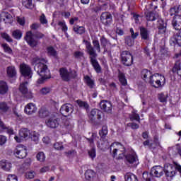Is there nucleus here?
Masks as SVG:
<instances>
[{"mask_svg": "<svg viewBox=\"0 0 181 181\" xmlns=\"http://www.w3.org/2000/svg\"><path fill=\"white\" fill-rule=\"evenodd\" d=\"M43 59L35 57L33 59L34 70L40 76V78L37 80L39 84H43L45 80H49L52 78L50 75V70L47 67V65L43 64Z\"/></svg>", "mask_w": 181, "mask_h": 181, "instance_id": "1", "label": "nucleus"}, {"mask_svg": "<svg viewBox=\"0 0 181 181\" xmlns=\"http://www.w3.org/2000/svg\"><path fill=\"white\" fill-rule=\"evenodd\" d=\"M83 42L86 45V52L90 56L89 57L90 59V64H92L95 71H96V73H101V66H100L98 61H97V59H95L97 57V52H95V50H94L91 42H90L87 40H83Z\"/></svg>", "mask_w": 181, "mask_h": 181, "instance_id": "2", "label": "nucleus"}, {"mask_svg": "<svg viewBox=\"0 0 181 181\" xmlns=\"http://www.w3.org/2000/svg\"><path fill=\"white\" fill-rule=\"evenodd\" d=\"M108 134V127L107 126H103L102 129L99 132V135L100 136V141L97 143V146L100 151H105L110 148V142L105 136Z\"/></svg>", "mask_w": 181, "mask_h": 181, "instance_id": "3", "label": "nucleus"}, {"mask_svg": "<svg viewBox=\"0 0 181 181\" xmlns=\"http://www.w3.org/2000/svg\"><path fill=\"white\" fill-rule=\"evenodd\" d=\"M34 37L36 39H43V37H45V34L40 32H36L35 33H32V31L27 32L24 39L30 47H36V46H37L38 42L35 40Z\"/></svg>", "mask_w": 181, "mask_h": 181, "instance_id": "4", "label": "nucleus"}, {"mask_svg": "<svg viewBox=\"0 0 181 181\" xmlns=\"http://www.w3.org/2000/svg\"><path fill=\"white\" fill-rule=\"evenodd\" d=\"M163 169L165 177H170V179H173L176 176V173H177V169L173 164L165 163Z\"/></svg>", "mask_w": 181, "mask_h": 181, "instance_id": "5", "label": "nucleus"}, {"mask_svg": "<svg viewBox=\"0 0 181 181\" xmlns=\"http://www.w3.org/2000/svg\"><path fill=\"white\" fill-rule=\"evenodd\" d=\"M121 60L122 64H124V66H127V67L132 66V63H134V57L129 51H123L121 53Z\"/></svg>", "mask_w": 181, "mask_h": 181, "instance_id": "6", "label": "nucleus"}, {"mask_svg": "<svg viewBox=\"0 0 181 181\" xmlns=\"http://www.w3.org/2000/svg\"><path fill=\"white\" fill-rule=\"evenodd\" d=\"M59 76L63 81L69 82L71 78H76L77 77V74L76 72L74 74L71 75V74L67 70V68L62 67L59 70Z\"/></svg>", "mask_w": 181, "mask_h": 181, "instance_id": "7", "label": "nucleus"}, {"mask_svg": "<svg viewBox=\"0 0 181 181\" xmlns=\"http://www.w3.org/2000/svg\"><path fill=\"white\" fill-rule=\"evenodd\" d=\"M161 80L165 81V76H162V75H160L159 74H156L151 76V78H150L148 81V84H151V86H153L155 88H159V87H162Z\"/></svg>", "mask_w": 181, "mask_h": 181, "instance_id": "8", "label": "nucleus"}, {"mask_svg": "<svg viewBox=\"0 0 181 181\" xmlns=\"http://www.w3.org/2000/svg\"><path fill=\"white\" fill-rule=\"evenodd\" d=\"M13 154L15 155V157L18 158V159H24L28 155V151L25 146L20 144L14 149Z\"/></svg>", "mask_w": 181, "mask_h": 181, "instance_id": "9", "label": "nucleus"}, {"mask_svg": "<svg viewBox=\"0 0 181 181\" xmlns=\"http://www.w3.org/2000/svg\"><path fill=\"white\" fill-rule=\"evenodd\" d=\"M20 71L25 78H32V76H33L32 68L26 64H21L20 65Z\"/></svg>", "mask_w": 181, "mask_h": 181, "instance_id": "10", "label": "nucleus"}, {"mask_svg": "<svg viewBox=\"0 0 181 181\" xmlns=\"http://www.w3.org/2000/svg\"><path fill=\"white\" fill-rule=\"evenodd\" d=\"M100 22L104 26H110L112 23V15L110 12H103L100 15Z\"/></svg>", "mask_w": 181, "mask_h": 181, "instance_id": "11", "label": "nucleus"}, {"mask_svg": "<svg viewBox=\"0 0 181 181\" xmlns=\"http://www.w3.org/2000/svg\"><path fill=\"white\" fill-rule=\"evenodd\" d=\"M103 112L98 109H93L88 114V119L91 124H95V119H101Z\"/></svg>", "mask_w": 181, "mask_h": 181, "instance_id": "12", "label": "nucleus"}, {"mask_svg": "<svg viewBox=\"0 0 181 181\" xmlns=\"http://www.w3.org/2000/svg\"><path fill=\"white\" fill-rule=\"evenodd\" d=\"M157 22H158L157 26L158 29V33L160 35H164V36L165 37L169 36V35L168 34L169 33V31L166 28V26H168V24H166V23H165V21L162 18H158V21H157Z\"/></svg>", "mask_w": 181, "mask_h": 181, "instance_id": "13", "label": "nucleus"}, {"mask_svg": "<svg viewBox=\"0 0 181 181\" xmlns=\"http://www.w3.org/2000/svg\"><path fill=\"white\" fill-rule=\"evenodd\" d=\"M46 124L49 128H57L60 125V118L56 115H52L47 119Z\"/></svg>", "mask_w": 181, "mask_h": 181, "instance_id": "14", "label": "nucleus"}, {"mask_svg": "<svg viewBox=\"0 0 181 181\" xmlns=\"http://www.w3.org/2000/svg\"><path fill=\"white\" fill-rule=\"evenodd\" d=\"M74 111V107L73 105L70 103H66L62 106L60 108V112L64 117H69Z\"/></svg>", "mask_w": 181, "mask_h": 181, "instance_id": "15", "label": "nucleus"}, {"mask_svg": "<svg viewBox=\"0 0 181 181\" xmlns=\"http://www.w3.org/2000/svg\"><path fill=\"white\" fill-rule=\"evenodd\" d=\"M28 81L23 82L20 84L19 91L25 97V98H32V92L28 88Z\"/></svg>", "mask_w": 181, "mask_h": 181, "instance_id": "16", "label": "nucleus"}, {"mask_svg": "<svg viewBox=\"0 0 181 181\" xmlns=\"http://www.w3.org/2000/svg\"><path fill=\"white\" fill-rule=\"evenodd\" d=\"M29 135H30V132L28 129H22L20 130L19 136H16L14 139L16 142H22L24 139H28L29 138Z\"/></svg>", "mask_w": 181, "mask_h": 181, "instance_id": "17", "label": "nucleus"}, {"mask_svg": "<svg viewBox=\"0 0 181 181\" xmlns=\"http://www.w3.org/2000/svg\"><path fill=\"white\" fill-rule=\"evenodd\" d=\"M100 107L103 111L107 112V114H111L112 112V105L111 102L105 100H103L100 103Z\"/></svg>", "mask_w": 181, "mask_h": 181, "instance_id": "18", "label": "nucleus"}, {"mask_svg": "<svg viewBox=\"0 0 181 181\" xmlns=\"http://www.w3.org/2000/svg\"><path fill=\"white\" fill-rule=\"evenodd\" d=\"M115 146H116V148H115ZM110 148H115L112 151L113 158H115L117 152H119H119L121 153H125V147L122 144H121L118 142L112 144L110 146Z\"/></svg>", "mask_w": 181, "mask_h": 181, "instance_id": "19", "label": "nucleus"}, {"mask_svg": "<svg viewBox=\"0 0 181 181\" xmlns=\"http://www.w3.org/2000/svg\"><path fill=\"white\" fill-rule=\"evenodd\" d=\"M151 175L153 177H162L163 176V168L160 165H156L151 170Z\"/></svg>", "mask_w": 181, "mask_h": 181, "instance_id": "20", "label": "nucleus"}, {"mask_svg": "<svg viewBox=\"0 0 181 181\" xmlns=\"http://www.w3.org/2000/svg\"><path fill=\"white\" fill-rule=\"evenodd\" d=\"M170 45H178L181 47V30L174 33L173 37L170 39Z\"/></svg>", "mask_w": 181, "mask_h": 181, "instance_id": "21", "label": "nucleus"}, {"mask_svg": "<svg viewBox=\"0 0 181 181\" xmlns=\"http://www.w3.org/2000/svg\"><path fill=\"white\" fill-rule=\"evenodd\" d=\"M140 36L141 40H146V42L151 40V31L145 27H139Z\"/></svg>", "mask_w": 181, "mask_h": 181, "instance_id": "22", "label": "nucleus"}, {"mask_svg": "<svg viewBox=\"0 0 181 181\" xmlns=\"http://www.w3.org/2000/svg\"><path fill=\"white\" fill-rule=\"evenodd\" d=\"M153 76V74H152V72L148 69H143L141 71V77L145 83H149V80L152 78Z\"/></svg>", "mask_w": 181, "mask_h": 181, "instance_id": "23", "label": "nucleus"}, {"mask_svg": "<svg viewBox=\"0 0 181 181\" xmlns=\"http://www.w3.org/2000/svg\"><path fill=\"white\" fill-rule=\"evenodd\" d=\"M36 111H37V107H36V105L33 103H28L25 107V112L28 115L35 114Z\"/></svg>", "mask_w": 181, "mask_h": 181, "instance_id": "24", "label": "nucleus"}, {"mask_svg": "<svg viewBox=\"0 0 181 181\" xmlns=\"http://www.w3.org/2000/svg\"><path fill=\"white\" fill-rule=\"evenodd\" d=\"M173 26L175 29V30H181V16L179 15H175L173 20Z\"/></svg>", "mask_w": 181, "mask_h": 181, "instance_id": "25", "label": "nucleus"}, {"mask_svg": "<svg viewBox=\"0 0 181 181\" xmlns=\"http://www.w3.org/2000/svg\"><path fill=\"white\" fill-rule=\"evenodd\" d=\"M173 73H174V74H177V76H179V77H180L181 78V62L179 61H177L175 64L174 66L173 67L172 69Z\"/></svg>", "mask_w": 181, "mask_h": 181, "instance_id": "26", "label": "nucleus"}, {"mask_svg": "<svg viewBox=\"0 0 181 181\" xmlns=\"http://www.w3.org/2000/svg\"><path fill=\"white\" fill-rule=\"evenodd\" d=\"M0 166L4 170L8 172V170H11V168H12V163L6 160H2L0 162Z\"/></svg>", "mask_w": 181, "mask_h": 181, "instance_id": "27", "label": "nucleus"}, {"mask_svg": "<svg viewBox=\"0 0 181 181\" xmlns=\"http://www.w3.org/2000/svg\"><path fill=\"white\" fill-rule=\"evenodd\" d=\"M8 83L4 81H0V94L4 95L8 93Z\"/></svg>", "mask_w": 181, "mask_h": 181, "instance_id": "28", "label": "nucleus"}, {"mask_svg": "<svg viewBox=\"0 0 181 181\" xmlns=\"http://www.w3.org/2000/svg\"><path fill=\"white\" fill-rule=\"evenodd\" d=\"M6 73L8 77H10V78H13V77H16V69H15V66H8L6 69Z\"/></svg>", "mask_w": 181, "mask_h": 181, "instance_id": "29", "label": "nucleus"}, {"mask_svg": "<svg viewBox=\"0 0 181 181\" xmlns=\"http://www.w3.org/2000/svg\"><path fill=\"white\" fill-rule=\"evenodd\" d=\"M159 19H162L159 17V14L155 13L153 12L149 13L146 15V21H149L153 22V21H159Z\"/></svg>", "mask_w": 181, "mask_h": 181, "instance_id": "30", "label": "nucleus"}, {"mask_svg": "<svg viewBox=\"0 0 181 181\" xmlns=\"http://www.w3.org/2000/svg\"><path fill=\"white\" fill-rule=\"evenodd\" d=\"M50 115V112L46 107H41L39 110V117L46 118Z\"/></svg>", "mask_w": 181, "mask_h": 181, "instance_id": "31", "label": "nucleus"}, {"mask_svg": "<svg viewBox=\"0 0 181 181\" xmlns=\"http://www.w3.org/2000/svg\"><path fill=\"white\" fill-rule=\"evenodd\" d=\"M11 110V107L8 106V104L5 102L0 103V112L1 114H5Z\"/></svg>", "mask_w": 181, "mask_h": 181, "instance_id": "32", "label": "nucleus"}, {"mask_svg": "<svg viewBox=\"0 0 181 181\" xmlns=\"http://www.w3.org/2000/svg\"><path fill=\"white\" fill-rule=\"evenodd\" d=\"M129 117L130 121H137L139 124H141V118L139 117L138 113H136V111L132 112Z\"/></svg>", "mask_w": 181, "mask_h": 181, "instance_id": "33", "label": "nucleus"}, {"mask_svg": "<svg viewBox=\"0 0 181 181\" xmlns=\"http://www.w3.org/2000/svg\"><path fill=\"white\" fill-rule=\"evenodd\" d=\"M124 179L125 181H138V177H136V175L132 173H127L124 175Z\"/></svg>", "mask_w": 181, "mask_h": 181, "instance_id": "34", "label": "nucleus"}, {"mask_svg": "<svg viewBox=\"0 0 181 181\" xmlns=\"http://www.w3.org/2000/svg\"><path fill=\"white\" fill-rule=\"evenodd\" d=\"M23 6L27 9H33L35 4H33L32 0H22Z\"/></svg>", "mask_w": 181, "mask_h": 181, "instance_id": "35", "label": "nucleus"}, {"mask_svg": "<svg viewBox=\"0 0 181 181\" xmlns=\"http://www.w3.org/2000/svg\"><path fill=\"white\" fill-rule=\"evenodd\" d=\"M126 160L129 163H136V155L135 154H127L125 156Z\"/></svg>", "mask_w": 181, "mask_h": 181, "instance_id": "36", "label": "nucleus"}, {"mask_svg": "<svg viewBox=\"0 0 181 181\" xmlns=\"http://www.w3.org/2000/svg\"><path fill=\"white\" fill-rule=\"evenodd\" d=\"M93 50H97L98 53H101V45L98 40H93L92 41Z\"/></svg>", "mask_w": 181, "mask_h": 181, "instance_id": "37", "label": "nucleus"}, {"mask_svg": "<svg viewBox=\"0 0 181 181\" xmlns=\"http://www.w3.org/2000/svg\"><path fill=\"white\" fill-rule=\"evenodd\" d=\"M119 81L122 86H127V78H125V74L119 70L118 73Z\"/></svg>", "mask_w": 181, "mask_h": 181, "instance_id": "38", "label": "nucleus"}, {"mask_svg": "<svg viewBox=\"0 0 181 181\" xmlns=\"http://www.w3.org/2000/svg\"><path fill=\"white\" fill-rule=\"evenodd\" d=\"M74 31L78 35H83L86 33V28L83 26L75 25L74 26Z\"/></svg>", "mask_w": 181, "mask_h": 181, "instance_id": "39", "label": "nucleus"}, {"mask_svg": "<svg viewBox=\"0 0 181 181\" xmlns=\"http://www.w3.org/2000/svg\"><path fill=\"white\" fill-rule=\"evenodd\" d=\"M76 103L80 107V108H83V110H86V111H88V108H90V105L87 102L82 101L81 100H76Z\"/></svg>", "mask_w": 181, "mask_h": 181, "instance_id": "40", "label": "nucleus"}, {"mask_svg": "<svg viewBox=\"0 0 181 181\" xmlns=\"http://www.w3.org/2000/svg\"><path fill=\"white\" fill-rule=\"evenodd\" d=\"M124 42L125 44L127 45V46H134L135 43V38H133L132 37L128 35L125 37Z\"/></svg>", "mask_w": 181, "mask_h": 181, "instance_id": "41", "label": "nucleus"}, {"mask_svg": "<svg viewBox=\"0 0 181 181\" xmlns=\"http://www.w3.org/2000/svg\"><path fill=\"white\" fill-rule=\"evenodd\" d=\"M100 45L104 49V52H107V45L110 43V41L105 37L103 36L100 39Z\"/></svg>", "mask_w": 181, "mask_h": 181, "instance_id": "42", "label": "nucleus"}, {"mask_svg": "<svg viewBox=\"0 0 181 181\" xmlns=\"http://www.w3.org/2000/svg\"><path fill=\"white\" fill-rule=\"evenodd\" d=\"M12 36L14 39L19 40L22 37V31L21 30H16L12 32Z\"/></svg>", "mask_w": 181, "mask_h": 181, "instance_id": "43", "label": "nucleus"}, {"mask_svg": "<svg viewBox=\"0 0 181 181\" xmlns=\"http://www.w3.org/2000/svg\"><path fill=\"white\" fill-rule=\"evenodd\" d=\"M93 177H94V171H93L92 170H87L85 172V179L86 180H91Z\"/></svg>", "mask_w": 181, "mask_h": 181, "instance_id": "44", "label": "nucleus"}, {"mask_svg": "<svg viewBox=\"0 0 181 181\" xmlns=\"http://www.w3.org/2000/svg\"><path fill=\"white\" fill-rule=\"evenodd\" d=\"M85 81L87 84V86H88V87H90V88H93V87H94V81H93V79H91V78H90V76H86L84 77Z\"/></svg>", "mask_w": 181, "mask_h": 181, "instance_id": "45", "label": "nucleus"}, {"mask_svg": "<svg viewBox=\"0 0 181 181\" xmlns=\"http://www.w3.org/2000/svg\"><path fill=\"white\" fill-rule=\"evenodd\" d=\"M158 98L160 103H168V94L159 93Z\"/></svg>", "mask_w": 181, "mask_h": 181, "instance_id": "46", "label": "nucleus"}, {"mask_svg": "<svg viewBox=\"0 0 181 181\" xmlns=\"http://www.w3.org/2000/svg\"><path fill=\"white\" fill-rule=\"evenodd\" d=\"M37 160L39 162H45L46 160V156H45V153L39 152L36 156Z\"/></svg>", "mask_w": 181, "mask_h": 181, "instance_id": "47", "label": "nucleus"}, {"mask_svg": "<svg viewBox=\"0 0 181 181\" xmlns=\"http://www.w3.org/2000/svg\"><path fill=\"white\" fill-rule=\"evenodd\" d=\"M64 127L66 128V129L70 131V129H73V124L71 122H70V119H66L64 122Z\"/></svg>", "mask_w": 181, "mask_h": 181, "instance_id": "48", "label": "nucleus"}, {"mask_svg": "<svg viewBox=\"0 0 181 181\" xmlns=\"http://www.w3.org/2000/svg\"><path fill=\"white\" fill-rule=\"evenodd\" d=\"M36 176V173L33 170H30L25 173V177L27 179H33Z\"/></svg>", "mask_w": 181, "mask_h": 181, "instance_id": "49", "label": "nucleus"}, {"mask_svg": "<svg viewBox=\"0 0 181 181\" xmlns=\"http://www.w3.org/2000/svg\"><path fill=\"white\" fill-rule=\"evenodd\" d=\"M47 52L50 54V56H53V57H56V56H57V52L54 50V48H53V47H49L47 48Z\"/></svg>", "mask_w": 181, "mask_h": 181, "instance_id": "50", "label": "nucleus"}, {"mask_svg": "<svg viewBox=\"0 0 181 181\" xmlns=\"http://www.w3.org/2000/svg\"><path fill=\"white\" fill-rule=\"evenodd\" d=\"M102 9H105V11H107V4H104L102 6H96L94 8V12L97 13V12H100Z\"/></svg>", "mask_w": 181, "mask_h": 181, "instance_id": "51", "label": "nucleus"}, {"mask_svg": "<svg viewBox=\"0 0 181 181\" xmlns=\"http://www.w3.org/2000/svg\"><path fill=\"white\" fill-rule=\"evenodd\" d=\"M1 46L6 53H8L9 54L12 53V49L9 47V45H8V44H2Z\"/></svg>", "mask_w": 181, "mask_h": 181, "instance_id": "52", "label": "nucleus"}, {"mask_svg": "<svg viewBox=\"0 0 181 181\" xmlns=\"http://www.w3.org/2000/svg\"><path fill=\"white\" fill-rule=\"evenodd\" d=\"M54 149H57V151H63L64 149V147L63 146V144L59 142H57L54 144Z\"/></svg>", "mask_w": 181, "mask_h": 181, "instance_id": "53", "label": "nucleus"}, {"mask_svg": "<svg viewBox=\"0 0 181 181\" xmlns=\"http://www.w3.org/2000/svg\"><path fill=\"white\" fill-rule=\"evenodd\" d=\"M129 32L131 35L130 37H133V39H136L139 36V32L137 31L135 33L133 28H130Z\"/></svg>", "mask_w": 181, "mask_h": 181, "instance_id": "54", "label": "nucleus"}, {"mask_svg": "<svg viewBox=\"0 0 181 181\" xmlns=\"http://www.w3.org/2000/svg\"><path fill=\"white\" fill-rule=\"evenodd\" d=\"M151 177H152V175H151V173L144 172L143 173V179L146 181H151Z\"/></svg>", "mask_w": 181, "mask_h": 181, "instance_id": "55", "label": "nucleus"}, {"mask_svg": "<svg viewBox=\"0 0 181 181\" xmlns=\"http://www.w3.org/2000/svg\"><path fill=\"white\" fill-rule=\"evenodd\" d=\"M127 127L132 128V129H138L139 128V124L135 122H129L127 124Z\"/></svg>", "mask_w": 181, "mask_h": 181, "instance_id": "56", "label": "nucleus"}, {"mask_svg": "<svg viewBox=\"0 0 181 181\" xmlns=\"http://www.w3.org/2000/svg\"><path fill=\"white\" fill-rule=\"evenodd\" d=\"M3 15L4 17H6V19H7V21H6V23H11L12 16L10 13L6 12L3 13Z\"/></svg>", "mask_w": 181, "mask_h": 181, "instance_id": "57", "label": "nucleus"}, {"mask_svg": "<svg viewBox=\"0 0 181 181\" xmlns=\"http://www.w3.org/2000/svg\"><path fill=\"white\" fill-rule=\"evenodd\" d=\"M58 25L62 28L63 32H67V25H66V23L64 21H59Z\"/></svg>", "mask_w": 181, "mask_h": 181, "instance_id": "58", "label": "nucleus"}, {"mask_svg": "<svg viewBox=\"0 0 181 181\" xmlns=\"http://www.w3.org/2000/svg\"><path fill=\"white\" fill-rule=\"evenodd\" d=\"M74 56L75 59H81L84 56V53L80 51H76L74 52Z\"/></svg>", "mask_w": 181, "mask_h": 181, "instance_id": "59", "label": "nucleus"}, {"mask_svg": "<svg viewBox=\"0 0 181 181\" xmlns=\"http://www.w3.org/2000/svg\"><path fill=\"white\" fill-rule=\"evenodd\" d=\"M40 22L42 23V25H46V23H47V19H46V16H45L44 13L40 16Z\"/></svg>", "mask_w": 181, "mask_h": 181, "instance_id": "60", "label": "nucleus"}, {"mask_svg": "<svg viewBox=\"0 0 181 181\" xmlns=\"http://www.w3.org/2000/svg\"><path fill=\"white\" fill-rule=\"evenodd\" d=\"M88 155L91 159H94L95 158L96 154H95V148H92L88 151Z\"/></svg>", "mask_w": 181, "mask_h": 181, "instance_id": "61", "label": "nucleus"}, {"mask_svg": "<svg viewBox=\"0 0 181 181\" xmlns=\"http://www.w3.org/2000/svg\"><path fill=\"white\" fill-rule=\"evenodd\" d=\"M7 139L4 135H0V146L5 145L6 144Z\"/></svg>", "mask_w": 181, "mask_h": 181, "instance_id": "62", "label": "nucleus"}, {"mask_svg": "<svg viewBox=\"0 0 181 181\" xmlns=\"http://www.w3.org/2000/svg\"><path fill=\"white\" fill-rule=\"evenodd\" d=\"M49 93H50L49 88H42L40 90V93L42 94L43 95H46V94H49Z\"/></svg>", "mask_w": 181, "mask_h": 181, "instance_id": "63", "label": "nucleus"}, {"mask_svg": "<svg viewBox=\"0 0 181 181\" xmlns=\"http://www.w3.org/2000/svg\"><path fill=\"white\" fill-rule=\"evenodd\" d=\"M7 181H18V177L15 175H9Z\"/></svg>", "mask_w": 181, "mask_h": 181, "instance_id": "64", "label": "nucleus"}]
</instances>
